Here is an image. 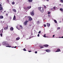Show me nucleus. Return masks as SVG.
Here are the masks:
<instances>
[{"mask_svg":"<svg viewBox=\"0 0 63 63\" xmlns=\"http://www.w3.org/2000/svg\"><path fill=\"white\" fill-rule=\"evenodd\" d=\"M38 10L41 12V13H44V8L43 7H39L38 8Z\"/></svg>","mask_w":63,"mask_h":63,"instance_id":"1","label":"nucleus"},{"mask_svg":"<svg viewBox=\"0 0 63 63\" xmlns=\"http://www.w3.org/2000/svg\"><path fill=\"white\" fill-rule=\"evenodd\" d=\"M3 10V7H2V5L0 4V12L1 13L2 12V10Z\"/></svg>","mask_w":63,"mask_h":63,"instance_id":"2","label":"nucleus"},{"mask_svg":"<svg viewBox=\"0 0 63 63\" xmlns=\"http://www.w3.org/2000/svg\"><path fill=\"white\" fill-rule=\"evenodd\" d=\"M31 15L32 16H33L34 15V10H33L31 12V13H30Z\"/></svg>","mask_w":63,"mask_h":63,"instance_id":"3","label":"nucleus"},{"mask_svg":"<svg viewBox=\"0 0 63 63\" xmlns=\"http://www.w3.org/2000/svg\"><path fill=\"white\" fill-rule=\"evenodd\" d=\"M6 46H6V47H11V46H9V44L8 43H6Z\"/></svg>","mask_w":63,"mask_h":63,"instance_id":"4","label":"nucleus"},{"mask_svg":"<svg viewBox=\"0 0 63 63\" xmlns=\"http://www.w3.org/2000/svg\"><path fill=\"white\" fill-rule=\"evenodd\" d=\"M28 18H29L30 21H31V20H32V18H31V17L30 16H28Z\"/></svg>","mask_w":63,"mask_h":63,"instance_id":"5","label":"nucleus"},{"mask_svg":"<svg viewBox=\"0 0 63 63\" xmlns=\"http://www.w3.org/2000/svg\"><path fill=\"white\" fill-rule=\"evenodd\" d=\"M4 30H7L8 29V26L7 25L6 27L4 28Z\"/></svg>","mask_w":63,"mask_h":63,"instance_id":"6","label":"nucleus"},{"mask_svg":"<svg viewBox=\"0 0 63 63\" xmlns=\"http://www.w3.org/2000/svg\"><path fill=\"white\" fill-rule=\"evenodd\" d=\"M61 51L60 49L59 48H58L57 50L55 51V52H59V51Z\"/></svg>","mask_w":63,"mask_h":63,"instance_id":"7","label":"nucleus"},{"mask_svg":"<svg viewBox=\"0 0 63 63\" xmlns=\"http://www.w3.org/2000/svg\"><path fill=\"white\" fill-rule=\"evenodd\" d=\"M28 22V21H26L25 22H24V25H26Z\"/></svg>","mask_w":63,"mask_h":63,"instance_id":"8","label":"nucleus"},{"mask_svg":"<svg viewBox=\"0 0 63 63\" xmlns=\"http://www.w3.org/2000/svg\"><path fill=\"white\" fill-rule=\"evenodd\" d=\"M6 42H3L2 43L3 45V46H6Z\"/></svg>","mask_w":63,"mask_h":63,"instance_id":"9","label":"nucleus"},{"mask_svg":"<svg viewBox=\"0 0 63 63\" xmlns=\"http://www.w3.org/2000/svg\"><path fill=\"white\" fill-rule=\"evenodd\" d=\"M49 46V45H48L47 44L43 45V46H44V47H48Z\"/></svg>","mask_w":63,"mask_h":63,"instance_id":"10","label":"nucleus"},{"mask_svg":"<svg viewBox=\"0 0 63 63\" xmlns=\"http://www.w3.org/2000/svg\"><path fill=\"white\" fill-rule=\"evenodd\" d=\"M46 52H49L50 51V50L49 49H47L46 50Z\"/></svg>","mask_w":63,"mask_h":63,"instance_id":"11","label":"nucleus"},{"mask_svg":"<svg viewBox=\"0 0 63 63\" xmlns=\"http://www.w3.org/2000/svg\"><path fill=\"white\" fill-rule=\"evenodd\" d=\"M27 8H28V10H29V9H30L31 8V6H28L27 7Z\"/></svg>","mask_w":63,"mask_h":63,"instance_id":"12","label":"nucleus"},{"mask_svg":"<svg viewBox=\"0 0 63 63\" xmlns=\"http://www.w3.org/2000/svg\"><path fill=\"white\" fill-rule=\"evenodd\" d=\"M10 29L11 31H13L14 30V28L13 27H11L10 28Z\"/></svg>","mask_w":63,"mask_h":63,"instance_id":"13","label":"nucleus"},{"mask_svg":"<svg viewBox=\"0 0 63 63\" xmlns=\"http://www.w3.org/2000/svg\"><path fill=\"white\" fill-rule=\"evenodd\" d=\"M4 17L2 16L1 15L0 16V19H3Z\"/></svg>","mask_w":63,"mask_h":63,"instance_id":"14","label":"nucleus"},{"mask_svg":"<svg viewBox=\"0 0 63 63\" xmlns=\"http://www.w3.org/2000/svg\"><path fill=\"white\" fill-rule=\"evenodd\" d=\"M16 16L14 15L13 19L14 20H15V19H16Z\"/></svg>","mask_w":63,"mask_h":63,"instance_id":"15","label":"nucleus"},{"mask_svg":"<svg viewBox=\"0 0 63 63\" xmlns=\"http://www.w3.org/2000/svg\"><path fill=\"white\" fill-rule=\"evenodd\" d=\"M3 29L1 30L0 31V33H3Z\"/></svg>","mask_w":63,"mask_h":63,"instance_id":"16","label":"nucleus"},{"mask_svg":"<svg viewBox=\"0 0 63 63\" xmlns=\"http://www.w3.org/2000/svg\"><path fill=\"white\" fill-rule=\"evenodd\" d=\"M47 27H49L50 26V24H48V23H47Z\"/></svg>","mask_w":63,"mask_h":63,"instance_id":"17","label":"nucleus"},{"mask_svg":"<svg viewBox=\"0 0 63 63\" xmlns=\"http://www.w3.org/2000/svg\"><path fill=\"white\" fill-rule=\"evenodd\" d=\"M37 24H39L40 23V21H37Z\"/></svg>","mask_w":63,"mask_h":63,"instance_id":"18","label":"nucleus"},{"mask_svg":"<svg viewBox=\"0 0 63 63\" xmlns=\"http://www.w3.org/2000/svg\"><path fill=\"white\" fill-rule=\"evenodd\" d=\"M12 10L13 11V12H14L15 13H16V11L15 9H13Z\"/></svg>","mask_w":63,"mask_h":63,"instance_id":"19","label":"nucleus"},{"mask_svg":"<svg viewBox=\"0 0 63 63\" xmlns=\"http://www.w3.org/2000/svg\"><path fill=\"white\" fill-rule=\"evenodd\" d=\"M24 9H25V10H28V8L27 7H24Z\"/></svg>","mask_w":63,"mask_h":63,"instance_id":"20","label":"nucleus"},{"mask_svg":"<svg viewBox=\"0 0 63 63\" xmlns=\"http://www.w3.org/2000/svg\"><path fill=\"white\" fill-rule=\"evenodd\" d=\"M20 28L21 29H22V28H23V27L21 25L20 26Z\"/></svg>","mask_w":63,"mask_h":63,"instance_id":"21","label":"nucleus"},{"mask_svg":"<svg viewBox=\"0 0 63 63\" xmlns=\"http://www.w3.org/2000/svg\"><path fill=\"white\" fill-rule=\"evenodd\" d=\"M20 39V38L19 37H18L16 38V40H19Z\"/></svg>","mask_w":63,"mask_h":63,"instance_id":"22","label":"nucleus"},{"mask_svg":"<svg viewBox=\"0 0 63 63\" xmlns=\"http://www.w3.org/2000/svg\"><path fill=\"white\" fill-rule=\"evenodd\" d=\"M33 1V0H28V1L29 2H32Z\"/></svg>","mask_w":63,"mask_h":63,"instance_id":"23","label":"nucleus"},{"mask_svg":"<svg viewBox=\"0 0 63 63\" xmlns=\"http://www.w3.org/2000/svg\"><path fill=\"white\" fill-rule=\"evenodd\" d=\"M43 37H45V38H47V37H47L46 36V34H45L44 35Z\"/></svg>","mask_w":63,"mask_h":63,"instance_id":"24","label":"nucleus"},{"mask_svg":"<svg viewBox=\"0 0 63 63\" xmlns=\"http://www.w3.org/2000/svg\"><path fill=\"white\" fill-rule=\"evenodd\" d=\"M54 21L56 23H57V21L55 20H54Z\"/></svg>","mask_w":63,"mask_h":63,"instance_id":"25","label":"nucleus"},{"mask_svg":"<svg viewBox=\"0 0 63 63\" xmlns=\"http://www.w3.org/2000/svg\"><path fill=\"white\" fill-rule=\"evenodd\" d=\"M60 11H63V9H62V8H60Z\"/></svg>","mask_w":63,"mask_h":63,"instance_id":"26","label":"nucleus"},{"mask_svg":"<svg viewBox=\"0 0 63 63\" xmlns=\"http://www.w3.org/2000/svg\"><path fill=\"white\" fill-rule=\"evenodd\" d=\"M50 12H48V15H50Z\"/></svg>","mask_w":63,"mask_h":63,"instance_id":"27","label":"nucleus"},{"mask_svg":"<svg viewBox=\"0 0 63 63\" xmlns=\"http://www.w3.org/2000/svg\"><path fill=\"white\" fill-rule=\"evenodd\" d=\"M0 36H1V37H2V33H0Z\"/></svg>","mask_w":63,"mask_h":63,"instance_id":"28","label":"nucleus"},{"mask_svg":"<svg viewBox=\"0 0 63 63\" xmlns=\"http://www.w3.org/2000/svg\"><path fill=\"white\" fill-rule=\"evenodd\" d=\"M15 4V3L14 2H13L12 3V4L13 5H14Z\"/></svg>","mask_w":63,"mask_h":63,"instance_id":"29","label":"nucleus"},{"mask_svg":"<svg viewBox=\"0 0 63 63\" xmlns=\"http://www.w3.org/2000/svg\"><path fill=\"white\" fill-rule=\"evenodd\" d=\"M60 2H62V3H63V0H61L60 1Z\"/></svg>","mask_w":63,"mask_h":63,"instance_id":"30","label":"nucleus"},{"mask_svg":"<svg viewBox=\"0 0 63 63\" xmlns=\"http://www.w3.org/2000/svg\"><path fill=\"white\" fill-rule=\"evenodd\" d=\"M43 47H44L43 46H41L40 47L41 48H43Z\"/></svg>","mask_w":63,"mask_h":63,"instance_id":"31","label":"nucleus"},{"mask_svg":"<svg viewBox=\"0 0 63 63\" xmlns=\"http://www.w3.org/2000/svg\"><path fill=\"white\" fill-rule=\"evenodd\" d=\"M23 50L24 51H26V49L25 48H24L23 49Z\"/></svg>","mask_w":63,"mask_h":63,"instance_id":"32","label":"nucleus"},{"mask_svg":"<svg viewBox=\"0 0 63 63\" xmlns=\"http://www.w3.org/2000/svg\"><path fill=\"white\" fill-rule=\"evenodd\" d=\"M57 30L58 29H60V27H59V28H57Z\"/></svg>","mask_w":63,"mask_h":63,"instance_id":"33","label":"nucleus"},{"mask_svg":"<svg viewBox=\"0 0 63 63\" xmlns=\"http://www.w3.org/2000/svg\"><path fill=\"white\" fill-rule=\"evenodd\" d=\"M6 16H8V14H6Z\"/></svg>","mask_w":63,"mask_h":63,"instance_id":"34","label":"nucleus"},{"mask_svg":"<svg viewBox=\"0 0 63 63\" xmlns=\"http://www.w3.org/2000/svg\"><path fill=\"white\" fill-rule=\"evenodd\" d=\"M54 9V10H55V7H54L53 8Z\"/></svg>","mask_w":63,"mask_h":63,"instance_id":"35","label":"nucleus"},{"mask_svg":"<svg viewBox=\"0 0 63 63\" xmlns=\"http://www.w3.org/2000/svg\"><path fill=\"white\" fill-rule=\"evenodd\" d=\"M44 27H46V26H47L45 24V25H44Z\"/></svg>","mask_w":63,"mask_h":63,"instance_id":"36","label":"nucleus"},{"mask_svg":"<svg viewBox=\"0 0 63 63\" xmlns=\"http://www.w3.org/2000/svg\"><path fill=\"white\" fill-rule=\"evenodd\" d=\"M38 37H39L40 36V34H38V35H37Z\"/></svg>","mask_w":63,"mask_h":63,"instance_id":"37","label":"nucleus"},{"mask_svg":"<svg viewBox=\"0 0 63 63\" xmlns=\"http://www.w3.org/2000/svg\"><path fill=\"white\" fill-rule=\"evenodd\" d=\"M35 53H37V51H35Z\"/></svg>","mask_w":63,"mask_h":63,"instance_id":"38","label":"nucleus"},{"mask_svg":"<svg viewBox=\"0 0 63 63\" xmlns=\"http://www.w3.org/2000/svg\"><path fill=\"white\" fill-rule=\"evenodd\" d=\"M29 52H31V50H30V51H28Z\"/></svg>","mask_w":63,"mask_h":63,"instance_id":"39","label":"nucleus"},{"mask_svg":"<svg viewBox=\"0 0 63 63\" xmlns=\"http://www.w3.org/2000/svg\"><path fill=\"white\" fill-rule=\"evenodd\" d=\"M41 33V31H40L39 32H38V33Z\"/></svg>","mask_w":63,"mask_h":63,"instance_id":"40","label":"nucleus"},{"mask_svg":"<svg viewBox=\"0 0 63 63\" xmlns=\"http://www.w3.org/2000/svg\"><path fill=\"white\" fill-rule=\"evenodd\" d=\"M44 7L45 8H46V6L45 5H44Z\"/></svg>","mask_w":63,"mask_h":63,"instance_id":"41","label":"nucleus"},{"mask_svg":"<svg viewBox=\"0 0 63 63\" xmlns=\"http://www.w3.org/2000/svg\"><path fill=\"white\" fill-rule=\"evenodd\" d=\"M54 36H55V35H53V37H54Z\"/></svg>","mask_w":63,"mask_h":63,"instance_id":"42","label":"nucleus"},{"mask_svg":"<svg viewBox=\"0 0 63 63\" xmlns=\"http://www.w3.org/2000/svg\"><path fill=\"white\" fill-rule=\"evenodd\" d=\"M10 19H12V17H10Z\"/></svg>","mask_w":63,"mask_h":63,"instance_id":"43","label":"nucleus"},{"mask_svg":"<svg viewBox=\"0 0 63 63\" xmlns=\"http://www.w3.org/2000/svg\"><path fill=\"white\" fill-rule=\"evenodd\" d=\"M7 2H9V0H7Z\"/></svg>","mask_w":63,"mask_h":63,"instance_id":"44","label":"nucleus"},{"mask_svg":"<svg viewBox=\"0 0 63 63\" xmlns=\"http://www.w3.org/2000/svg\"><path fill=\"white\" fill-rule=\"evenodd\" d=\"M29 26H30V27H31V24H30L29 25Z\"/></svg>","mask_w":63,"mask_h":63,"instance_id":"45","label":"nucleus"},{"mask_svg":"<svg viewBox=\"0 0 63 63\" xmlns=\"http://www.w3.org/2000/svg\"><path fill=\"white\" fill-rule=\"evenodd\" d=\"M48 16H50V15H48Z\"/></svg>","mask_w":63,"mask_h":63,"instance_id":"46","label":"nucleus"},{"mask_svg":"<svg viewBox=\"0 0 63 63\" xmlns=\"http://www.w3.org/2000/svg\"><path fill=\"white\" fill-rule=\"evenodd\" d=\"M18 29V30H19L20 29V28H18V29Z\"/></svg>","mask_w":63,"mask_h":63,"instance_id":"47","label":"nucleus"},{"mask_svg":"<svg viewBox=\"0 0 63 63\" xmlns=\"http://www.w3.org/2000/svg\"><path fill=\"white\" fill-rule=\"evenodd\" d=\"M16 28H17V29H18V27H16Z\"/></svg>","mask_w":63,"mask_h":63,"instance_id":"48","label":"nucleus"},{"mask_svg":"<svg viewBox=\"0 0 63 63\" xmlns=\"http://www.w3.org/2000/svg\"><path fill=\"white\" fill-rule=\"evenodd\" d=\"M16 46H15V48H16Z\"/></svg>","mask_w":63,"mask_h":63,"instance_id":"49","label":"nucleus"},{"mask_svg":"<svg viewBox=\"0 0 63 63\" xmlns=\"http://www.w3.org/2000/svg\"><path fill=\"white\" fill-rule=\"evenodd\" d=\"M25 18H26V16H25Z\"/></svg>","mask_w":63,"mask_h":63,"instance_id":"50","label":"nucleus"},{"mask_svg":"<svg viewBox=\"0 0 63 63\" xmlns=\"http://www.w3.org/2000/svg\"><path fill=\"white\" fill-rule=\"evenodd\" d=\"M47 1H49V0H47Z\"/></svg>","mask_w":63,"mask_h":63,"instance_id":"51","label":"nucleus"},{"mask_svg":"<svg viewBox=\"0 0 63 63\" xmlns=\"http://www.w3.org/2000/svg\"><path fill=\"white\" fill-rule=\"evenodd\" d=\"M5 12H6V11H4V13H5Z\"/></svg>","mask_w":63,"mask_h":63,"instance_id":"52","label":"nucleus"},{"mask_svg":"<svg viewBox=\"0 0 63 63\" xmlns=\"http://www.w3.org/2000/svg\"><path fill=\"white\" fill-rule=\"evenodd\" d=\"M62 38H63V36H62V37H61Z\"/></svg>","mask_w":63,"mask_h":63,"instance_id":"53","label":"nucleus"},{"mask_svg":"<svg viewBox=\"0 0 63 63\" xmlns=\"http://www.w3.org/2000/svg\"><path fill=\"white\" fill-rule=\"evenodd\" d=\"M2 14H4V12H2Z\"/></svg>","mask_w":63,"mask_h":63,"instance_id":"54","label":"nucleus"},{"mask_svg":"<svg viewBox=\"0 0 63 63\" xmlns=\"http://www.w3.org/2000/svg\"><path fill=\"white\" fill-rule=\"evenodd\" d=\"M0 46H1V44L0 45Z\"/></svg>","mask_w":63,"mask_h":63,"instance_id":"55","label":"nucleus"},{"mask_svg":"<svg viewBox=\"0 0 63 63\" xmlns=\"http://www.w3.org/2000/svg\"><path fill=\"white\" fill-rule=\"evenodd\" d=\"M24 36V35H23V36Z\"/></svg>","mask_w":63,"mask_h":63,"instance_id":"56","label":"nucleus"}]
</instances>
